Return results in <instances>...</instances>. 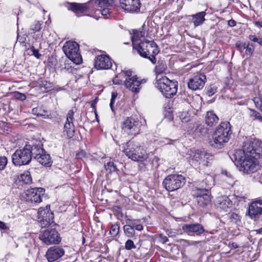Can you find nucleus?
Here are the masks:
<instances>
[{
    "instance_id": "1",
    "label": "nucleus",
    "mask_w": 262,
    "mask_h": 262,
    "mask_svg": "<svg viewBox=\"0 0 262 262\" xmlns=\"http://www.w3.org/2000/svg\"><path fill=\"white\" fill-rule=\"evenodd\" d=\"M256 157L251 155L244 156L243 151H235L230 158L241 171L249 173L257 169L258 161Z\"/></svg>"
},
{
    "instance_id": "2",
    "label": "nucleus",
    "mask_w": 262,
    "mask_h": 262,
    "mask_svg": "<svg viewBox=\"0 0 262 262\" xmlns=\"http://www.w3.org/2000/svg\"><path fill=\"white\" fill-rule=\"evenodd\" d=\"M123 151L129 159L134 161L143 162L148 158L144 148L134 141L127 142Z\"/></svg>"
},
{
    "instance_id": "3",
    "label": "nucleus",
    "mask_w": 262,
    "mask_h": 262,
    "mask_svg": "<svg viewBox=\"0 0 262 262\" xmlns=\"http://www.w3.org/2000/svg\"><path fill=\"white\" fill-rule=\"evenodd\" d=\"M135 49L141 56L149 59L153 64L156 63L155 56L160 51L154 41H142L137 44Z\"/></svg>"
},
{
    "instance_id": "4",
    "label": "nucleus",
    "mask_w": 262,
    "mask_h": 262,
    "mask_svg": "<svg viewBox=\"0 0 262 262\" xmlns=\"http://www.w3.org/2000/svg\"><path fill=\"white\" fill-rule=\"evenodd\" d=\"M33 157L32 146L26 145L19 149H17L12 156V161L15 166H20L28 164Z\"/></svg>"
},
{
    "instance_id": "5",
    "label": "nucleus",
    "mask_w": 262,
    "mask_h": 262,
    "mask_svg": "<svg viewBox=\"0 0 262 262\" xmlns=\"http://www.w3.org/2000/svg\"><path fill=\"white\" fill-rule=\"evenodd\" d=\"M156 87L166 98H170L176 94L178 90L177 82L164 76L157 79Z\"/></svg>"
},
{
    "instance_id": "6",
    "label": "nucleus",
    "mask_w": 262,
    "mask_h": 262,
    "mask_svg": "<svg viewBox=\"0 0 262 262\" xmlns=\"http://www.w3.org/2000/svg\"><path fill=\"white\" fill-rule=\"evenodd\" d=\"M230 132L229 122L221 123L213 135V141L216 146H221L228 141Z\"/></svg>"
},
{
    "instance_id": "7",
    "label": "nucleus",
    "mask_w": 262,
    "mask_h": 262,
    "mask_svg": "<svg viewBox=\"0 0 262 262\" xmlns=\"http://www.w3.org/2000/svg\"><path fill=\"white\" fill-rule=\"evenodd\" d=\"M66 56L76 64L82 63V57L79 52V45L75 41H66L62 47Z\"/></svg>"
},
{
    "instance_id": "8",
    "label": "nucleus",
    "mask_w": 262,
    "mask_h": 262,
    "mask_svg": "<svg viewBox=\"0 0 262 262\" xmlns=\"http://www.w3.org/2000/svg\"><path fill=\"white\" fill-rule=\"evenodd\" d=\"M186 183L185 178L181 174H170L163 180V185L168 191L177 190L182 187Z\"/></svg>"
},
{
    "instance_id": "9",
    "label": "nucleus",
    "mask_w": 262,
    "mask_h": 262,
    "mask_svg": "<svg viewBox=\"0 0 262 262\" xmlns=\"http://www.w3.org/2000/svg\"><path fill=\"white\" fill-rule=\"evenodd\" d=\"M126 76L124 84L130 91L134 93H138L141 89V84L145 83L146 79H139L136 75H133V72L130 70L122 71Z\"/></svg>"
},
{
    "instance_id": "10",
    "label": "nucleus",
    "mask_w": 262,
    "mask_h": 262,
    "mask_svg": "<svg viewBox=\"0 0 262 262\" xmlns=\"http://www.w3.org/2000/svg\"><path fill=\"white\" fill-rule=\"evenodd\" d=\"M141 122L132 117H127L122 122V129L128 135L136 136L141 132Z\"/></svg>"
},
{
    "instance_id": "11",
    "label": "nucleus",
    "mask_w": 262,
    "mask_h": 262,
    "mask_svg": "<svg viewBox=\"0 0 262 262\" xmlns=\"http://www.w3.org/2000/svg\"><path fill=\"white\" fill-rule=\"evenodd\" d=\"M261 143V141L259 139L251 138L244 142L242 149H238L236 151H243L244 156L251 155L258 157L259 154L257 151L259 150Z\"/></svg>"
},
{
    "instance_id": "12",
    "label": "nucleus",
    "mask_w": 262,
    "mask_h": 262,
    "mask_svg": "<svg viewBox=\"0 0 262 262\" xmlns=\"http://www.w3.org/2000/svg\"><path fill=\"white\" fill-rule=\"evenodd\" d=\"M39 239L47 245L58 244L61 241L58 232L54 229L49 228L40 233Z\"/></svg>"
},
{
    "instance_id": "13",
    "label": "nucleus",
    "mask_w": 262,
    "mask_h": 262,
    "mask_svg": "<svg viewBox=\"0 0 262 262\" xmlns=\"http://www.w3.org/2000/svg\"><path fill=\"white\" fill-rule=\"evenodd\" d=\"M33 157L39 163L45 166H50V156L39 145H33Z\"/></svg>"
},
{
    "instance_id": "14",
    "label": "nucleus",
    "mask_w": 262,
    "mask_h": 262,
    "mask_svg": "<svg viewBox=\"0 0 262 262\" xmlns=\"http://www.w3.org/2000/svg\"><path fill=\"white\" fill-rule=\"evenodd\" d=\"M44 193L45 189L42 188H31L24 192L23 197L27 202L38 204L41 202V198Z\"/></svg>"
},
{
    "instance_id": "15",
    "label": "nucleus",
    "mask_w": 262,
    "mask_h": 262,
    "mask_svg": "<svg viewBox=\"0 0 262 262\" xmlns=\"http://www.w3.org/2000/svg\"><path fill=\"white\" fill-rule=\"evenodd\" d=\"M211 185H208L207 188L204 189L196 188L193 190V195L196 198V201L200 206L204 207L211 201V195L209 191Z\"/></svg>"
},
{
    "instance_id": "16",
    "label": "nucleus",
    "mask_w": 262,
    "mask_h": 262,
    "mask_svg": "<svg viewBox=\"0 0 262 262\" xmlns=\"http://www.w3.org/2000/svg\"><path fill=\"white\" fill-rule=\"evenodd\" d=\"M38 222L42 228L46 227L53 223L54 215L50 210V207L45 209L40 208L38 212Z\"/></svg>"
},
{
    "instance_id": "17",
    "label": "nucleus",
    "mask_w": 262,
    "mask_h": 262,
    "mask_svg": "<svg viewBox=\"0 0 262 262\" xmlns=\"http://www.w3.org/2000/svg\"><path fill=\"white\" fill-rule=\"evenodd\" d=\"M193 159L199 162L201 167H206L209 165L213 159V156L205 151L198 150L194 153Z\"/></svg>"
},
{
    "instance_id": "18",
    "label": "nucleus",
    "mask_w": 262,
    "mask_h": 262,
    "mask_svg": "<svg viewBox=\"0 0 262 262\" xmlns=\"http://www.w3.org/2000/svg\"><path fill=\"white\" fill-rule=\"evenodd\" d=\"M206 81V76L203 74H199L190 78L188 82V88L193 91L202 89Z\"/></svg>"
},
{
    "instance_id": "19",
    "label": "nucleus",
    "mask_w": 262,
    "mask_h": 262,
    "mask_svg": "<svg viewBox=\"0 0 262 262\" xmlns=\"http://www.w3.org/2000/svg\"><path fill=\"white\" fill-rule=\"evenodd\" d=\"M94 66L97 70H107L112 68L111 59L106 55H100L95 58Z\"/></svg>"
},
{
    "instance_id": "20",
    "label": "nucleus",
    "mask_w": 262,
    "mask_h": 262,
    "mask_svg": "<svg viewBox=\"0 0 262 262\" xmlns=\"http://www.w3.org/2000/svg\"><path fill=\"white\" fill-rule=\"evenodd\" d=\"M64 254V249L59 246H52L48 249L46 257L49 262L58 260Z\"/></svg>"
},
{
    "instance_id": "21",
    "label": "nucleus",
    "mask_w": 262,
    "mask_h": 262,
    "mask_svg": "<svg viewBox=\"0 0 262 262\" xmlns=\"http://www.w3.org/2000/svg\"><path fill=\"white\" fill-rule=\"evenodd\" d=\"M74 112L70 110L67 115L66 122L64 126L63 132L68 138H72L74 135L75 126L73 124Z\"/></svg>"
},
{
    "instance_id": "22",
    "label": "nucleus",
    "mask_w": 262,
    "mask_h": 262,
    "mask_svg": "<svg viewBox=\"0 0 262 262\" xmlns=\"http://www.w3.org/2000/svg\"><path fill=\"white\" fill-rule=\"evenodd\" d=\"M120 7L128 12H137L140 8L139 0H119Z\"/></svg>"
},
{
    "instance_id": "23",
    "label": "nucleus",
    "mask_w": 262,
    "mask_h": 262,
    "mask_svg": "<svg viewBox=\"0 0 262 262\" xmlns=\"http://www.w3.org/2000/svg\"><path fill=\"white\" fill-rule=\"evenodd\" d=\"M182 229L185 233L188 234L193 233L196 235H200L205 231L202 225L198 223L184 224Z\"/></svg>"
},
{
    "instance_id": "24",
    "label": "nucleus",
    "mask_w": 262,
    "mask_h": 262,
    "mask_svg": "<svg viewBox=\"0 0 262 262\" xmlns=\"http://www.w3.org/2000/svg\"><path fill=\"white\" fill-rule=\"evenodd\" d=\"M262 212V201H255L251 203L249 207L248 213L251 218L255 217Z\"/></svg>"
},
{
    "instance_id": "25",
    "label": "nucleus",
    "mask_w": 262,
    "mask_h": 262,
    "mask_svg": "<svg viewBox=\"0 0 262 262\" xmlns=\"http://www.w3.org/2000/svg\"><path fill=\"white\" fill-rule=\"evenodd\" d=\"M216 205L217 207L225 211L230 208L232 205V202L228 196L226 195L218 197L216 200Z\"/></svg>"
},
{
    "instance_id": "26",
    "label": "nucleus",
    "mask_w": 262,
    "mask_h": 262,
    "mask_svg": "<svg viewBox=\"0 0 262 262\" xmlns=\"http://www.w3.org/2000/svg\"><path fill=\"white\" fill-rule=\"evenodd\" d=\"M205 123L209 126L215 125L219 121V118L213 111H208L205 116Z\"/></svg>"
},
{
    "instance_id": "27",
    "label": "nucleus",
    "mask_w": 262,
    "mask_h": 262,
    "mask_svg": "<svg viewBox=\"0 0 262 262\" xmlns=\"http://www.w3.org/2000/svg\"><path fill=\"white\" fill-rule=\"evenodd\" d=\"M131 38L134 46V48H136L137 47V44L139 43L137 42L141 37H143L145 34V32L141 30H133Z\"/></svg>"
},
{
    "instance_id": "28",
    "label": "nucleus",
    "mask_w": 262,
    "mask_h": 262,
    "mask_svg": "<svg viewBox=\"0 0 262 262\" xmlns=\"http://www.w3.org/2000/svg\"><path fill=\"white\" fill-rule=\"evenodd\" d=\"M70 6L69 9L71 10L75 13H83L86 11L88 8L86 4L71 3L70 4Z\"/></svg>"
},
{
    "instance_id": "29",
    "label": "nucleus",
    "mask_w": 262,
    "mask_h": 262,
    "mask_svg": "<svg viewBox=\"0 0 262 262\" xmlns=\"http://www.w3.org/2000/svg\"><path fill=\"white\" fill-rule=\"evenodd\" d=\"M206 14L205 11H202L191 16L193 18V22L195 27L199 26L204 23L205 20Z\"/></svg>"
},
{
    "instance_id": "30",
    "label": "nucleus",
    "mask_w": 262,
    "mask_h": 262,
    "mask_svg": "<svg viewBox=\"0 0 262 262\" xmlns=\"http://www.w3.org/2000/svg\"><path fill=\"white\" fill-rule=\"evenodd\" d=\"M19 181H21L23 183L26 184H30L32 182V178L29 171H25L23 173H21L18 177Z\"/></svg>"
},
{
    "instance_id": "31",
    "label": "nucleus",
    "mask_w": 262,
    "mask_h": 262,
    "mask_svg": "<svg viewBox=\"0 0 262 262\" xmlns=\"http://www.w3.org/2000/svg\"><path fill=\"white\" fill-rule=\"evenodd\" d=\"M123 230L125 235L128 237H132L135 235L134 228L131 224L124 226Z\"/></svg>"
},
{
    "instance_id": "32",
    "label": "nucleus",
    "mask_w": 262,
    "mask_h": 262,
    "mask_svg": "<svg viewBox=\"0 0 262 262\" xmlns=\"http://www.w3.org/2000/svg\"><path fill=\"white\" fill-rule=\"evenodd\" d=\"M166 69V65L163 61H158V65L155 67V72L157 74H160L165 71Z\"/></svg>"
},
{
    "instance_id": "33",
    "label": "nucleus",
    "mask_w": 262,
    "mask_h": 262,
    "mask_svg": "<svg viewBox=\"0 0 262 262\" xmlns=\"http://www.w3.org/2000/svg\"><path fill=\"white\" fill-rule=\"evenodd\" d=\"M251 114L250 116L253 120H258L259 121L262 122V116L261 114L254 109H249Z\"/></svg>"
},
{
    "instance_id": "34",
    "label": "nucleus",
    "mask_w": 262,
    "mask_h": 262,
    "mask_svg": "<svg viewBox=\"0 0 262 262\" xmlns=\"http://www.w3.org/2000/svg\"><path fill=\"white\" fill-rule=\"evenodd\" d=\"M41 24L38 21H35L31 25L30 28V33H35L36 32H39L41 28Z\"/></svg>"
},
{
    "instance_id": "35",
    "label": "nucleus",
    "mask_w": 262,
    "mask_h": 262,
    "mask_svg": "<svg viewBox=\"0 0 262 262\" xmlns=\"http://www.w3.org/2000/svg\"><path fill=\"white\" fill-rule=\"evenodd\" d=\"M179 117L181 121L183 123H187L190 120V116L187 112L180 113Z\"/></svg>"
},
{
    "instance_id": "36",
    "label": "nucleus",
    "mask_w": 262,
    "mask_h": 262,
    "mask_svg": "<svg viewBox=\"0 0 262 262\" xmlns=\"http://www.w3.org/2000/svg\"><path fill=\"white\" fill-rule=\"evenodd\" d=\"M105 168L106 170H108L110 172L115 171L117 169L116 166L113 162H108L104 165Z\"/></svg>"
},
{
    "instance_id": "37",
    "label": "nucleus",
    "mask_w": 262,
    "mask_h": 262,
    "mask_svg": "<svg viewBox=\"0 0 262 262\" xmlns=\"http://www.w3.org/2000/svg\"><path fill=\"white\" fill-rule=\"evenodd\" d=\"M119 231V226L117 224H114L112 226L110 233L113 236H116Z\"/></svg>"
},
{
    "instance_id": "38",
    "label": "nucleus",
    "mask_w": 262,
    "mask_h": 262,
    "mask_svg": "<svg viewBox=\"0 0 262 262\" xmlns=\"http://www.w3.org/2000/svg\"><path fill=\"white\" fill-rule=\"evenodd\" d=\"M253 101L256 107L262 112V99L260 97H254Z\"/></svg>"
},
{
    "instance_id": "39",
    "label": "nucleus",
    "mask_w": 262,
    "mask_h": 262,
    "mask_svg": "<svg viewBox=\"0 0 262 262\" xmlns=\"http://www.w3.org/2000/svg\"><path fill=\"white\" fill-rule=\"evenodd\" d=\"M8 163L7 158L5 156L0 157V170H3Z\"/></svg>"
},
{
    "instance_id": "40",
    "label": "nucleus",
    "mask_w": 262,
    "mask_h": 262,
    "mask_svg": "<svg viewBox=\"0 0 262 262\" xmlns=\"http://www.w3.org/2000/svg\"><path fill=\"white\" fill-rule=\"evenodd\" d=\"M126 223L131 224L137 230L141 231L143 229V226L141 224H136L132 220L128 219Z\"/></svg>"
},
{
    "instance_id": "41",
    "label": "nucleus",
    "mask_w": 262,
    "mask_h": 262,
    "mask_svg": "<svg viewBox=\"0 0 262 262\" xmlns=\"http://www.w3.org/2000/svg\"><path fill=\"white\" fill-rule=\"evenodd\" d=\"M246 54L248 55L251 56L253 54L254 48L253 44L248 43L246 46Z\"/></svg>"
},
{
    "instance_id": "42",
    "label": "nucleus",
    "mask_w": 262,
    "mask_h": 262,
    "mask_svg": "<svg viewBox=\"0 0 262 262\" xmlns=\"http://www.w3.org/2000/svg\"><path fill=\"white\" fill-rule=\"evenodd\" d=\"M125 247L126 250H130L132 249H135L136 247L132 240L128 239L125 243Z\"/></svg>"
},
{
    "instance_id": "43",
    "label": "nucleus",
    "mask_w": 262,
    "mask_h": 262,
    "mask_svg": "<svg viewBox=\"0 0 262 262\" xmlns=\"http://www.w3.org/2000/svg\"><path fill=\"white\" fill-rule=\"evenodd\" d=\"M32 113L33 114L38 116H45V112H43L40 108L35 107L32 109Z\"/></svg>"
},
{
    "instance_id": "44",
    "label": "nucleus",
    "mask_w": 262,
    "mask_h": 262,
    "mask_svg": "<svg viewBox=\"0 0 262 262\" xmlns=\"http://www.w3.org/2000/svg\"><path fill=\"white\" fill-rule=\"evenodd\" d=\"M217 88L215 85H212L207 89V93L209 96H212L216 92Z\"/></svg>"
},
{
    "instance_id": "45",
    "label": "nucleus",
    "mask_w": 262,
    "mask_h": 262,
    "mask_svg": "<svg viewBox=\"0 0 262 262\" xmlns=\"http://www.w3.org/2000/svg\"><path fill=\"white\" fill-rule=\"evenodd\" d=\"M92 2L101 7L109 3L108 0H92Z\"/></svg>"
},
{
    "instance_id": "46",
    "label": "nucleus",
    "mask_w": 262,
    "mask_h": 262,
    "mask_svg": "<svg viewBox=\"0 0 262 262\" xmlns=\"http://www.w3.org/2000/svg\"><path fill=\"white\" fill-rule=\"evenodd\" d=\"M14 97L16 99L20 100H24L26 98V96L24 94L19 92H15L14 93Z\"/></svg>"
},
{
    "instance_id": "47",
    "label": "nucleus",
    "mask_w": 262,
    "mask_h": 262,
    "mask_svg": "<svg viewBox=\"0 0 262 262\" xmlns=\"http://www.w3.org/2000/svg\"><path fill=\"white\" fill-rule=\"evenodd\" d=\"M230 217L232 221L235 223H237L238 221H240V216L236 213H232L230 215Z\"/></svg>"
},
{
    "instance_id": "48",
    "label": "nucleus",
    "mask_w": 262,
    "mask_h": 262,
    "mask_svg": "<svg viewBox=\"0 0 262 262\" xmlns=\"http://www.w3.org/2000/svg\"><path fill=\"white\" fill-rule=\"evenodd\" d=\"M86 156V152L84 150H81L76 154V158L81 159Z\"/></svg>"
},
{
    "instance_id": "49",
    "label": "nucleus",
    "mask_w": 262,
    "mask_h": 262,
    "mask_svg": "<svg viewBox=\"0 0 262 262\" xmlns=\"http://www.w3.org/2000/svg\"><path fill=\"white\" fill-rule=\"evenodd\" d=\"M158 236L160 238V242L163 244H165L168 241L167 237L163 235L162 234H159Z\"/></svg>"
},
{
    "instance_id": "50",
    "label": "nucleus",
    "mask_w": 262,
    "mask_h": 262,
    "mask_svg": "<svg viewBox=\"0 0 262 262\" xmlns=\"http://www.w3.org/2000/svg\"><path fill=\"white\" fill-rule=\"evenodd\" d=\"M31 50L33 52V55L36 57L37 58H39L41 56V55L39 53L38 50L35 49L34 47L31 48Z\"/></svg>"
},
{
    "instance_id": "51",
    "label": "nucleus",
    "mask_w": 262,
    "mask_h": 262,
    "mask_svg": "<svg viewBox=\"0 0 262 262\" xmlns=\"http://www.w3.org/2000/svg\"><path fill=\"white\" fill-rule=\"evenodd\" d=\"M166 234L169 237H175L177 235V233L171 230H167L166 231Z\"/></svg>"
},
{
    "instance_id": "52",
    "label": "nucleus",
    "mask_w": 262,
    "mask_h": 262,
    "mask_svg": "<svg viewBox=\"0 0 262 262\" xmlns=\"http://www.w3.org/2000/svg\"><path fill=\"white\" fill-rule=\"evenodd\" d=\"M246 45L247 44L246 43H236V47H237L238 50H239L240 51H242L243 50L245 49Z\"/></svg>"
},
{
    "instance_id": "53",
    "label": "nucleus",
    "mask_w": 262,
    "mask_h": 262,
    "mask_svg": "<svg viewBox=\"0 0 262 262\" xmlns=\"http://www.w3.org/2000/svg\"><path fill=\"white\" fill-rule=\"evenodd\" d=\"M113 82L115 84H121L123 82L122 80H120L118 76H117L113 79Z\"/></svg>"
},
{
    "instance_id": "54",
    "label": "nucleus",
    "mask_w": 262,
    "mask_h": 262,
    "mask_svg": "<svg viewBox=\"0 0 262 262\" xmlns=\"http://www.w3.org/2000/svg\"><path fill=\"white\" fill-rule=\"evenodd\" d=\"M111 11L109 8H105L101 10V14L102 15H106L111 13Z\"/></svg>"
},
{
    "instance_id": "55",
    "label": "nucleus",
    "mask_w": 262,
    "mask_h": 262,
    "mask_svg": "<svg viewBox=\"0 0 262 262\" xmlns=\"http://www.w3.org/2000/svg\"><path fill=\"white\" fill-rule=\"evenodd\" d=\"M117 96V93H116L115 92L112 93V97H111V102H112V103H114Z\"/></svg>"
},
{
    "instance_id": "56",
    "label": "nucleus",
    "mask_w": 262,
    "mask_h": 262,
    "mask_svg": "<svg viewBox=\"0 0 262 262\" xmlns=\"http://www.w3.org/2000/svg\"><path fill=\"white\" fill-rule=\"evenodd\" d=\"M249 39H250L251 40H252L254 42H258V39H259V38L256 37L254 35H250L249 36Z\"/></svg>"
},
{
    "instance_id": "57",
    "label": "nucleus",
    "mask_w": 262,
    "mask_h": 262,
    "mask_svg": "<svg viewBox=\"0 0 262 262\" xmlns=\"http://www.w3.org/2000/svg\"><path fill=\"white\" fill-rule=\"evenodd\" d=\"M8 228V227L6 226V225L5 224V223H4L2 221H0V229L6 230Z\"/></svg>"
},
{
    "instance_id": "58",
    "label": "nucleus",
    "mask_w": 262,
    "mask_h": 262,
    "mask_svg": "<svg viewBox=\"0 0 262 262\" xmlns=\"http://www.w3.org/2000/svg\"><path fill=\"white\" fill-rule=\"evenodd\" d=\"M13 257H14V256L12 254L8 253L6 255L5 258L6 261H8L9 260L12 259L13 258Z\"/></svg>"
},
{
    "instance_id": "59",
    "label": "nucleus",
    "mask_w": 262,
    "mask_h": 262,
    "mask_svg": "<svg viewBox=\"0 0 262 262\" xmlns=\"http://www.w3.org/2000/svg\"><path fill=\"white\" fill-rule=\"evenodd\" d=\"M228 24L230 27H234L236 25V21L234 20L230 19L228 21Z\"/></svg>"
},
{
    "instance_id": "60",
    "label": "nucleus",
    "mask_w": 262,
    "mask_h": 262,
    "mask_svg": "<svg viewBox=\"0 0 262 262\" xmlns=\"http://www.w3.org/2000/svg\"><path fill=\"white\" fill-rule=\"evenodd\" d=\"M184 242L187 243V245L189 246L195 245L196 244L199 243V242H197V241H193L192 242H189L186 240H184Z\"/></svg>"
},
{
    "instance_id": "61",
    "label": "nucleus",
    "mask_w": 262,
    "mask_h": 262,
    "mask_svg": "<svg viewBox=\"0 0 262 262\" xmlns=\"http://www.w3.org/2000/svg\"><path fill=\"white\" fill-rule=\"evenodd\" d=\"M254 24H255V25L257 27H258L259 28L262 27V21H255L254 23Z\"/></svg>"
},
{
    "instance_id": "62",
    "label": "nucleus",
    "mask_w": 262,
    "mask_h": 262,
    "mask_svg": "<svg viewBox=\"0 0 262 262\" xmlns=\"http://www.w3.org/2000/svg\"><path fill=\"white\" fill-rule=\"evenodd\" d=\"M231 245H232V247L234 248V249H236V248H238L239 247V245L237 243H232Z\"/></svg>"
},
{
    "instance_id": "63",
    "label": "nucleus",
    "mask_w": 262,
    "mask_h": 262,
    "mask_svg": "<svg viewBox=\"0 0 262 262\" xmlns=\"http://www.w3.org/2000/svg\"><path fill=\"white\" fill-rule=\"evenodd\" d=\"M114 103H112V102H110V107L112 111H114V106H113Z\"/></svg>"
},
{
    "instance_id": "64",
    "label": "nucleus",
    "mask_w": 262,
    "mask_h": 262,
    "mask_svg": "<svg viewBox=\"0 0 262 262\" xmlns=\"http://www.w3.org/2000/svg\"><path fill=\"white\" fill-rule=\"evenodd\" d=\"M258 43L259 44V45L262 46V38H259Z\"/></svg>"
}]
</instances>
